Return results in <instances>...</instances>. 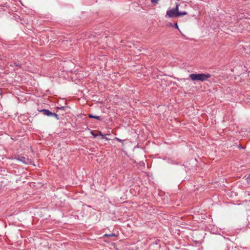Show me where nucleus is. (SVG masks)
<instances>
[{
    "instance_id": "9",
    "label": "nucleus",
    "mask_w": 250,
    "mask_h": 250,
    "mask_svg": "<svg viewBox=\"0 0 250 250\" xmlns=\"http://www.w3.org/2000/svg\"><path fill=\"white\" fill-rule=\"evenodd\" d=\"M247 182L248 183L250 182V174L249 175V176H248L247 178Z\"/></svg>"
},
{
    "instance_id": "5",
    "label": "nucleus",
    "mask_w": 250,
    "mask_h": 250,
    "mask_svg": "<svg viewBox=\"0 0 250 250\" xmlns=\"http://www.w3.org/2000/svg\"><path fill=\"white\" fill-rule=\"evenodd\" d=\"M88 116L90 118H94V119H96L97 120H101V118L99 116H94L91 114H89Z\"/></svg>"
},
{
    "instance_id": "3",
    "label": "nucleus",
    "mask_w": 250,
    "mask_h": 250,
    "mask_svg": "<svg viewBox=\"0 0 250 250\" xmlns=\"http://www.w3.org/2000/svg\"><path fill=\"white\" fill-rule=\"evenodd\" d=\"M15 159L24 164H28L30 162V161L28 158L23 156H18L15 157Z\"/></svg>"
},
{
    "instance_id": "12",
    "label": "nucleus",
    "mask_w": 250,
    "mask_h": 250,
    "mask_svg": "<svg viewBox=\"0 0 250 250\" xmlns=\"http://www.w3.org/2000/svg\"><path fill=\"white\" fill-rule=\"evenodd\" d=\"M175 27L176 28H178V25H177V23L175 24Z\"/></svg>"
},
{
    "instance_id": "11",
    "label": "nucleus",
    "mask_w": 250,
    "mask_h": 250,
    "mask_svg": "<svg viewBox=\"0 0 250 250\" xmlns=\"http://www.w3.org/2000/svg\"><path fill=\"white\" fill-rule=\"evenodd\" d=\"M100 136H102L103 137H104V135L102 133H100V134H99Z\"/></svg>"
},
{
    "instance_id": "4",
    "label": "nucleus",
    "mask_w": 250,
    "mask_h": 250,
    "mask_svg": "<svg viewBox=\"0 0 250 250\" xmlns=\"http://www.w3.org/2000/svg\"><path fill=\"white\" fill-rule=\"evenodd\" d=\"M41 112H42L44 115L47 116H52L53 115V113L47 109H42L41 111Z\"/></svg>"
},
{
    "instance_id": "8",
    "label": "nucleus",
    "mask_w": 250,
    "mask_h": 250,
    "mask_svg": "<svg viewBox=\"0 0 250 250\" xmlns=\"http://www.w3.org/2000/svg\"><path fill=\"white\" fill-rule=\"evenodd\" d=\"M153 3H157L159 0H150Z\"/></svg>"
},
{
    "instance_id": "10",
    "label": "nucleus",
    "mask_w": 250,
    "mask_h": 250,
    "mask_svg": "<svg viewBox=\"0 0 250 250\" xmlns=\"http://www.w3.org/2000/svg\"><path fill=\"white\" fill-rule=\"evenodd\" d=\"M91 134L94 137H96L97 136H98V134H94L92 131L91 132Z\"/></svg>"
},
{
    "instance_id": "6",
    "label": "nucleus",
    "mask_w": 250,
    "mask_h": 250,
    "mask_svg": "<svg viewBox=\"0 0 250 250\" xmlns=\"http://www.w3.org/2000/svg\"><path fill=\"white\" fill-rule=\"evenodd\" d=\"M104 236H106V237H112V236H115L116 235H115V233H110V234H104Z\"/></svg>"
},
{
    "instance_id": "1",
    "label": "nucleus",
    "mask_w": 250,
    "mask_h": 250,
    "mask_svg": "<svg viewBox=\"0 0 250 250\" xmlns=\"http://www.w3.org/2000/svg\"><path fill=\"white\" fill-rule=\"evenodd\" d=\"M179 5L176 4L175 8L167 11L166 17L169 18H174L179 16H184L187 14L186 12H180L178 11Z\"/></svg>"
},
{
    "instance_id": "7",
    "label": "nucleus",
    "mask_w": 250,
    "mask_h": 250,
    "mask_svg": "<svg viewBox=\"0 0 250 250\" xmlns=\"http://www.w3.org/2000/svg\"><path fill=\"white\" fill-rule=\"evenodd\" d=\"M52 116H53V117H55L57 120H59V117L57 114H56L55 113H53V115Z\"/></svg>"
},
{
    "instance_id": "13",
    "label": "nucleus",
    "mask_w": 250,
    "mask_h": 250,
    "mask_svg": "<svg viewBox=\"0 0 250 250\" xmlns=\"http://www.w3.org/2000/svg\"><path fill=\"white\" fill-rule=\"evenodd\" d=\"M118 139V140L119 142H121V141H122V140H120V139Z\"/></svg>"
},
{
    "instance_id": "2",
    "label": "nucleus",
    "mask_w": 250,
    "mask_h": 250,
    "mask_svg": "<svg viewBox=\"0 0 250 250\" xmlns=\"http://www.w3.org/2000/svg\"><path fill=\"white\" fill-rule=\"evenodd\" d=\"M189 77L192 81H199L204 82L206 81L208 79L210 78L211 75L208 73H193L190 74Z\"/></svg>"
}]
</instances>
